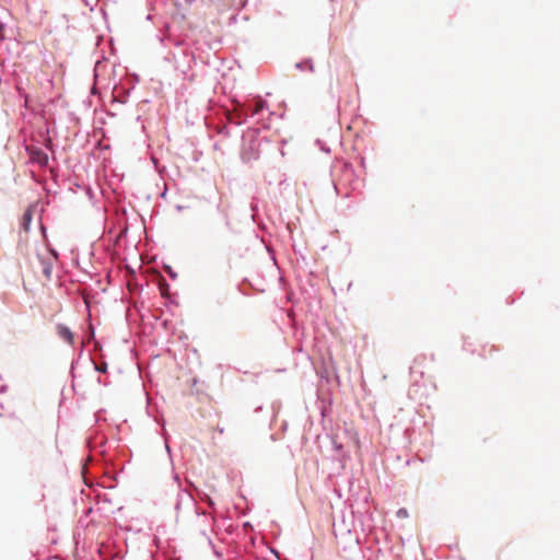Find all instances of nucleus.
Returning <instances> with one entry per match:
<instances>
[{"mask_svg": "<svg viewBox=\"0 0 560 560\" xmlns=\"http://www.w3.org/2000/svg\"><path fill=\"white\" fill-rule=\"evenodd\" d=\"M31 156L33 161L37 162L40 165H46L48 162L47 154L40 151L39 149H32Z\"/></svg>", "mask_w": 560, "mask_h": 560, "instance_id": "nucleus-1", "label": "nucleus"}, {"mask_svg": "<svg viewBox=\"0 0 560 560\" xmlns=\"http://www.w3.org/2000/svg\"><path fill=\"white\" fill-rule=\"evenodd\" d=\"M57 332H58L59 337L62 338L63 340H66L67 342H69V343L73 342V335L68 327H66L63 325H58Z\"/></svg>", "mask_w": 560, "mask_h": 560, "instance_id": "nucleus-2", "label": "nucleus"}, {"mask_svg": "<svg viewBox=\"0 0 560 560\" xmlns=\"http://www.w3.org/2000/svg\"><path fill=\"white\" fill-rule=\"evenodd\" d=\"M32 221V212L30 210L25 211L23 217H22V225L24 228V230H27L28 229V224L31 223Z\"/></svg>", "mask_w": 560, "mask_h": 560, "instance_id": "nucleus-3", "label": "nucleus"}, {"mask_svg": "<svg viewBox=\"0 0 560 560\" xmlns=\"http://www.w3.org/2000/svg\"><path fill=\"white\" fill-rule=\"evenodd\" d=\"M398 515H399V516H407V511H406L405 509H400V510L398 511Z\"/></svg>", "mask_w": 560, "mask_h": 560, "instance_id": "nucleus-4", "label": "nucleus"}, {"mask_svg": "<svg viewBox=\"0 0 560 560\" xmlns=\"http://www.w3.org/2000/svg\"><path fill=\"white\" fill-rule=\"evenodd\" d=\"M44 272H45L46 277L49 278V276H50V268H48V267L45 268Z\"/></svg>", "mask_w": 560, "mask_h": 560, "instance_id": "nucleus-5", "label": "nucleus"}, {"mask_svg": "<svg viewBox=\"0 0 560 560\" xmlns=\"http://www.w3.org/2000/svg\"><path fill=\"white\" fill-rule=\"evenodd\" d=\"M217 431H218L220 434H223V433H224V429H223V428H220V427H217Z\"/></svg>", "mask_w": 560, "mask_h": 560, "instance_id": "nucleus-6", "label": "nucleus"}]
</instances>
